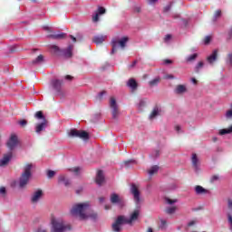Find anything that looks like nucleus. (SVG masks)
Segmentation results:
<instances>
[{
    "mask_svg": "<svg viewBox=\"0 0 232 232\" xmlns=\"http://www.w3.org/2000/svg\"><path fill=\"white\" fill-rule=\"evenodd\" d=\"M50 37H52V39H64V37H66L65 34H51Z\"/></svg>",
    "mask_w": 232,
    "mask_h": 232,
    "instance_id": "5701e85b",
    "label": "nucleus"
},
{
    "mask_svg": "<svg viewBox=\"0 0 232 232\" xmlns=\"http://www.w3.org/2000/svg\"><path fill=\"white\" fill-rule=\"evenodd\" d=\"M220 15H222V11L218 10L216 11L214 17L215 19H218V17H220Z\"/></svg>",
    "mask_w": 232,
    "mask_h": 232,
    "instance_id": "58836bf2",
    "label": "nucleus"
},
{
    "mask_svg": "<svg viewBox=\"0 0 232 232\" xmlns=\"http://www.w3.org/2000/svg\"><path fill=\"white\" fill-rule=\"evenodd\" d=\"M177 211V207L173 206V207H169L166 209V212L169 215H173V213H175Z\"/></svg>",
    "mask_w": 232,
    "mask_h": 232,
    "instance_id": "cd10ccee",
    "label": "nucleus"
},
{
    "mask_svg": "<svg viewBox=\"0 0 232 232\" xmlns=\"http://www.w3.org/2000/svg\"><path fill=\"white\" fill-rule=\"evenodd\" d=\"M184 92H186V86L178 85L176 88V93H184Z\"/></svg>",
    "mask_w": 232,
    "mask_h": 232,
    "instance_id": "a878e982",
    "label": "nucleus"
},
{
    "mask_svg": "<svg viewBox=\"0 0 232 232\" xmlns=\"http://www.w3.org/2000/svg\"><path fill=\"white\" fill-rule=\"evenodd\" d=\"M102 14H106V9L104 7H98L97 12L92 15L93 23H97L99 21V15H102Z\"/></svg>",
    "mask_w": 232,
    "mask_h": 232,
    "instance_id": "9b49d317",
    "label": "nucleus"
},
{
    "mask_svg": "<svg viewBox=\"0 0 232 232\" xmlns=\"http://www.w3.org/2000/svg\"><path fill=\"white\" fill-rule=\"evenodd\" d=\"M227 133H232V125L228 129H222L219 130V135H226Z\"/></svg>",
    "mask_w": 232,
    "mask_h": 232,
    "instance_id": "b1692460",
    "label": "nucleus"
},
{
    "mask_svg": "<svg viewBox=\"0 0 232 232\" xmlns=\"http://www.w3.org/2000/svg\"><path fill=\"white\" fill-rule=\"evenodd\" d=\"M149 3L152 5V3H157V0H150Z\"/></svg>",
    "mask_w": 232,
    "mask_h": 232,
    "instance_id": "5fc2aeb1",
    "label": "nucleus"
},
{
    "mask_svg": "<svg viewBox=\"0 0 232 232\" xmlns=\"http://www.w3.org/2000/svg\"><path fill=\"white\" fill-rule=\"evenodd\" d=\"M218 55V50H215L212 54H210L208 57V62L210 63V64H213V63H215L217 61V57Z\"/></svg>",
    "mask_w": 232,
    "mask_h": 232,
    "instance_id": "f3484780",
    "label": "nucleus"
},
{
    "mask_svg": "<svg viewBox=\"0 0 232 232\" xmlns=\"http://www.w3.org/2000/svg\"><path fill=\"white\" fill-rule=\"evenodd\" d=\"M61 84H62V82L59 80L53 81V88H55V90L61 88Z\"/></svg>",
    "mask_w": 232,
    "mask_h": 232,
    "instance_id": "c85d7f7f",
    "label": "nucleus"
},
{
    "mask_svg": "<svg viewBox=\"0 0 232 232\" xmlns=\"http://www.w3.org/2000/svg\"><path fill=\"white\" fill-rule=\"evenodd\" d=\"M51 225L52 230L51 232H64L67 229H70V226H65L63 218L55 216L51 217Z\"/></svg>",
    "mask_w": 232,
    "mask_h": 232,
    "instance_id": "7ed1b4c3",
    "label": "nucleus"
},
{
    "mask_svg": "<svg viewBox=\"0 0 232 232\" xmlns=\"http://www.w3.org/2000/svg\"><path fill=\"white\" fill-rule=\"evenodd\" d=\"M100 202H104V198H100Z\"/></svg>",
    "mask_w": 232,
    "mask_h": 232,
    "instance_id": "bf43d9fd",
    "label": "nucleus"
},
{
    "mask_svg": "<svg viewBox=\"0 0 232 232\" xmlns=\"http://www.w3.org/2000/svg\"><path fill=\"white\" fill-rule=\"evenodd\" d=\"M175 130H176V131H180V126L177 125V126L175 127Z\"/></svg>",
    "mask_w": 232,
    "mask_h": 232,
    "instance_id": "864d4df0",
    "label": "nucleus"
},
{
    "mask_svg": "<svg viewBox=\"0 0 232 232\" xmlns=\"http://www.w3.org/2000/svg\"><path fill=\"white\" fill-rule=\"evenodd\" d=\"M148 232H153V229L149 228V229H148Z\"/></svg>",
    "mask_w": 232,
    "mask_h": 232,
    "instance_id": "052dcab7",
    "label": "nucleus"
},
{
    "mask_svg": "<svg viewBox=\"0 0 232 232\" xmlns=\"http://www.w3.org/2000/svg\"><path fill=\"white\" fill-rule=\"evenodd\" d=\"M35 166L32 163H28L24 167V172L19 179L20 188H24L28 182H30V177H32V169H34Z\"/></svg>",
    "mask_w": 232,
    "mask_h": 232,
    "instance_id": "20e7f679",
    "label": "nucleus"
},
{
    "mask_svg": "<svg viewBox=\"0 0 232 232\" xmlns=\"http://www.w3.org/2000/svg\"><path fill=\"white\" fill-rule=\"evenodd\" d=\"M140 217V208L133 210L130 218H126L124 216H119L115 223L112 225L113 231L120 232L121 227H122L124 224H129L130 226H131V224H134V222H137V220H139Z\"/></svg>",
    "mask_w": 232,
    "mask_h": 232,
    "instance_id": "f03ea898",
    "label": "nucleus"
},
{
    "mask_svg": "<svg viewBox=\"0 0 232 232\" xmlns=\"http://www.w3.org/2000/svg\"><path fill=\"white\" fill-rule=\"evenodd\" d=\"M127 86L131 90H137V82L134 79H130L127 82Z\"/></svg>",
    "mask_w": 232,
    "mask_h": 232,
    "instance_id": "6ab92c4d",
    "label": "nucleus"
},
{
    "mask_svg": "<svg viewBox=\"0 0 232 232\" xmlns=\"http://www.w3.org/2000/svg\"><path fill=\"white\" fill-rule=\"evenodd\" d=\"M228 209H232V199L227 200Z\"/></svg>",
    "mask_w": 232,
    "mask_h": 232,
    "instance_id": "37998d69",
    "label": "nucleus"
},
{
    "mask_svg": "<svg viewBox=\"0 0 232 232\" xmlns=\"http://www.w3.org/2000/svg\"><path fill=\"white\" fill-rule=\"evenodd\" d=\"M129 39L128 37H123L121 40H112V50L111 53H115L116 50H119V48H125L126 43H128Z\"/></svg>",
    "mask_w": 232,
    "mask_h": 232,
    "instance_id": "423d86ee",
    "label": "nucleus"
},
{
    "mask_svg": "<svg viewBox=\"0 0 232 232\" xmlns=\"http://www.w3.org/2000/svg\"><path fill=\"white\" fill-rule=\"evenodd\" d=\"M17 135L15 134H11L9 140L7 141V148H9V150H14V148H15V146H17Z\"/></svg>",
    "mask_w": 232,
    "mask_h": 232,
    "instance_id": "9d476101",
    "label": "nucleus"
},
{
    "mask_svg": "<svg viewBox=\"0 0 232 232\" xmlns=\"http://www.w3.org/2000/svg\"><path fill=\"white\" fill-rule=\"evenodd\" d=\"M52 48L54 52H59V47H57L56 45H53Z\"/></svg>",
    "mask_w": 232,
    "mask_h": 232,
    "instance_id": "49530a36",
    "label": "nucleus"
},
{
    "mask_svg": "<svg viewBox=\"0 0 232 232\" xmlns=\"http://www.w3.org/2000/svg\"><path fill=\"white\" fill-rule=\"evenodd\" d=\"M68 135L72 138L77 137L78 139H82V140H88L90 139L88 132L84 130H77L75 129L71 130L68 132Z\"/></svg>",
    "mask_w": 232,
    "mask_h": 232,
    "instance_id": "39448f33",
    "label": "nucleus"
},
{
    "mask_svg": "<svg viewBox=\"0 0 232 232\" xmlns=\"http://www.w3.org/2000/svg\"><path fill=\"white\" fill-rule=\"evenodd\" d=\"M0 193H1V195H5V193H6V188L5 187H1Z\"/></svg>",
    "mask_w": 232,
    "mask_h": 232,
    "instance_id": "79ce46f5",
    "label": "nucleus"
},
{
    "mask_svg": "<svg viewBox=\"0 0 232 232\" xmlns=\"http://www.w3.org/2000/svg\"><path fill=\"white\" fill-rule=\"evenodd\" d=\"M34 117L36 119H42V121H44V119H46V118H44V116L43 115V111H37L35 113Z\"/></svg>",
    "mask_w": 232,
    "mask_h": 232,
    "instance_id": "7c9ffc66",
    "label": "nucleus"
},
{
    "mask_svg": "<svg viewBox=\"0 0 232 232\" xmlns=\"http://www.w3.org/2000/svg\"><path fill=\"white\" fill-rule=\"evenodd\" d=\"M203 66H204V63L199 62L196 66V72H198V70H200V68H202Z\"/></svg>",
    "mask_w": 232,
    "mask_h": 232,
    "instance_id": "4c0bfd02",
    "label": "nucleus"
},
{
    "mask_svg": "<svg viewBox=\"0 0 232 232\" xmlns=\"http://www.w3.org/2000/svg\"><path fill=\"white\" fill-rule=\"evenodd\" d=\"M169 39H171V34H167L165 36V42L168 43V41H169Z\"/></svg>",
    "mask_w": 232,
    "mask_h": 232,
    "instance_id": "c03bdc74",
    "label": "nucleus"
},
{
    "mask_svg": "<svg viewBox=\"0 0 232 232\" xmlns=\"http://www.w3.org/2000/svg\"><path fill=\"white\" fill-rule=\"evenodd\" d=\"M111 206H105V209H110Z\"/></svg>",
    "mask_w": 232,
    "mask_h": 232,
    "instance_id": "13d9d810",
    "label": "nucleus"
},
{
    "mask_svg": "<svg viewBox=\"0 0 232 232\" xmlns=\"http://www.w3.org/2000/svg\"><path fill=\"white\" fill-rule=\"evenodd\" d=\"M58 181L63 182L64 186H70V180L66 179V177H64V175L59 176Z\"/></svg>",
    "mask_w": 232,
    "mask_h": 232,
    "instance_id": "412c9836",
    "label": "nucleus"
},
{
    "mask_svg": "<svg viewBox=\"0 0 232 232\" xmlns=\"http://www.w3.org/2000/svg\"><path fill=\"white\" fill-rule=\"evenodd\" d=\"M166 225H167L166 220L161 219L160 224V229H166Z\"/></svg>",
    "mask_w": 232,
    "mask_h": 232,
    "instance_id": "72a5a7b5",
    "label": "nucleus"
},
{
    "mask_svg": "<svg viewBox=\"0 0 232 232\" xmlns=\"http://www.w3.org/2000/svg\"><path fill=\"white\" fill-rule=\"evenodd\" d=\"M36 232H48V231L44 228H39Z\"/></svg>",
    "mask_w": 232,
    "mask_h": 232,
    "instance_id": "8fccbe9b",
    "label": "nucleus"
},
{
    "mask_svg": "<svg viewBox=\"0 0 232 232\" xmlns=\"http://www.w3.org/2000/svg\"><path fill=\"white\" fill-rule=\"evenodd\" d=\"M11 159H12V152H9L8 154L5 155L4 158L0 160V166H6V164L10 162Z\"/></svg>",
    "mask_w": 232,
    "mask_h": 232,
    "instance_id": "dca6fc26",
    "label": "nucleus"
},
{
    "mask_svg": "<svg viewBox=\"0 0 232 232\" xmlns=\"http://www.w3.org/2000/svg\"><path fill=\"white\" fill-rule=\"evenodd\" d=\"M195 59H197V53L191 54L190 56H188L187 58V61H195Z\"/></svg>",
    "mask_w": 232,
    "mask_h": 232,
    "instance_id": "e433bc0d",
    "label": "nucleus"
},
{
    "mask_svg": "<svg viewBox=\"0 0 232 232\" xmlns=\"http://www.w3.org/2000/svg\"><path fill=\"white\" fill-rule=\"evenodd\" d=\"M217 179L218 178H217L216 176L213 177V180H217Z\"/></svg>",
    "mask_w": 232,
    "mask_h": 232,
    "instance_id": "680f3d73",
    "label": "nucleus"
},
{
    "mask_svg": "<svg viewBox=\"0 0 232 232\" xmlns=\"http://www.w3.org/2000/svg\"><path fill=\"white\" fill-rule=\"evenodd\" d=\"M70 215L80 220H88V218H95L97 217L95 212L90 210V203L88 202L72 205Z\"/></svg>",
    "mask_w": 232,
    "mask_h": 232,
    "instance_id": "f257e3e1",
    "label": "nucleus"
},
{
    "mask_svg": "<svg viewBox=\"0 0 232 232\" xmlns=\"http://www.w3.org/2000/svg\"><path fill=\"white\" fill-rule=\"evenodd\" d=\"M106 35H96L93 37L92 42L95 43V44H102V43L106 41Z\"/></svg>",
    "mask_w": 232,
    "mask_h": 232,
    "instance_id": "2eb2a0df",
    "label": "nucleus"
},
{
    "mask_svg": "<svg viewBox=\"0 0 232 232\" xmlns=\"http://www.w3.org/2000/svg\"><path fill=\"white\" fill-rule=\"evenodd\" d=\"M159 115H160V109L159 107H155L150 115V119L153 120V119H155V117H157Z\"/></svg>",
    "mask_w": 232,
    "mask_h": 232,
    "instance_id": "a211bd4d",
    "label": "nucleus"
},
{
    "mask_svg": "<svg viewBox=\"0 0 232 232\" xmlns=\"http://www.w3.org/2000/svg\"><path fill=\"white\" fill-rule=\"evenodd\" d=\"M164 64H171V60H164Z\"/></svg>",
    "mask_w": 232,
    "mask_h": 232,
    "instance_id": "de8ad7c7",
    "label": "nucleus"
},
{
    "mask_svg": "<svg viewBox=\"0 0 232 232\" xmlns=\"http://www.w3.org/2000/svg\"><path fill=\"white\" fill-rule=\"evenodd\" d=\"M191 82H193V84H197V79L191 78Z\"/></svg>",
    "mask_w": 232,
    "mask_h": 232,
    "instance_id": "3c124183",
    "label": "nucleus"
},
{
    "mask_svg": "<svg viewBox=\"0 0 232 232\" xmlns=\"http://www.w3.org/2000/svg\"><path fill=\"white\" fill-rule=\"evenodd\" d=\"M72 40L73 41V43H75L77 41V38L71 36Z\"/></svg>",
    "mask_w": 232,
    "mask_h": 232,
    "instance_id": "6e6d98bb",
    "label": "nucleus"
},
{
    "mask_svg": "<svg viewBox=\"0 0 232 232\" xmlns=\"http://www.w3.org/2000/svg\"><path fill=\"white\" fill-rule=\"evenodd\" d=\"M192 164L194 168H198V158H197V154L192 155Z\"/></svg>",
    "mask_w": 232,
    "mask_h": 232,
    "instance_id": "bb28decb",
    "label": "nucleus"
},
{
    "mask_svg": "<svg viewBox=\"0 0 232 232\" xmlns=\"http://www.w3.org/2000/svg\"><path fill=\"white\" fill-rule=\"evenodd\" d=\"M166 79H174L173 75L169 74L166 76Z\"/></svg>",
    "mask_w": 232,
    "mask_h": 232,
    "instance_id": "603ef678",
    "label": "nucleus"
},
{
    "mask_svg": "<svg viewBox=\"0 0 232 232\" xmlns=\"http://www.w3.org/2000/svg\"><path fill=\"white\" fill-rule=\"evenodd\" d=\"M66 81H72V77L71 75L65 76Z\"/></svg>",
    "mask_w": 232,
    "mask_h": 232,
    "instance_id": "09e8293b",
    "label": "nucleus"
},
{
    "mask_svg": "<svg viewBox=\"0 0 232 232\" xmlns=\"http://www.w3.org/2000/svg\"><path fill=\"white\" fill-rule=\"evenodd\" d=\"M48 126V121H46V119H44V121L37 124L35 127V131L36 133H41V131H43L44 130V128H46Z\"/></svg>",
    "mask_w": 232,
    "mask_h": 232,
    "instance_id": "f8f14e48",
    "label": "nucleus"
},
{
    "mask_svg": "<svg viewBox=\"0 0 232 232\" xmlns=\"http://www.w3.org/2000/svg\"><path fill=\"white\" fill-rule=\"evenodd\" d=\"M159 171V167L158 166H153L150 170H149V175H155Z\"/></svg>",
    "mask_w": 232,
    "mask_h": 232,
    "instance_id": "c756f323",
    "label": "nucleus"
},
{
    "mask_svg": "<svg viewBox=\"0 0 232 232\" xmlns=\"http://www.w3.org/2000/svg\"><path fill=\"white\" fill-rule=\"evenodd\" d=\"M96 184L99 186H102V184H104V173L102 170H98L96 174Z\"/></svg>",
    "mask_w": 232,
    "mask_h": 232,
    "instance_id": "ddd939ff",
    "label": "nucleus"
},
{
    "mask_svg": "<svg viewBox=\"0 0 232 232\" xmlns=\"http://www.w3.org/2000/svg\"><path fill=\"white\" fill-rule=\"evenodd\" d=\"M130 162H134V161L133 160L125 161V166H128V164H130Z\"/></svg>",
    "mask_w": 232,
    "mask_h": 232,
    "instance_id": "4d7b16f0",
    "label": "nucleus"
},
{
    "mask_svg": "<svg viewBox=\"0 0 232 232\" xmlns=\"http://www.w3.org/2000/svg\"><path fill=\"white\" fill-rule=\"evenodd\" d=\"M203 43L204 44H209L211 43V36H206Z\"/></svg>",
    "mask_w": 232,
    "mask_h": 232,
    "instance_id": "f704fd0d",
    "label": "nucleus"
},
{
    "mask_svg": "<svg viewBox=\"0 0 232 232\" xmlns=\"http://www.w3.org/2000/svg\"><path fill=\"white\" fill-rule=\"evenodd\" d=\"M195 191L198 195H202L204 193H208V190H206V188H202L201 186H197L195 188Z\"/></svg>",
    "mask_w": 232,
    "mask_h": 232,
    "instance_id": "4be33fe9",
    "label": "nucleus"
},
{
    "mask_svg": "<svg viewBox=\"0 0 232 232\" xmlns=\"http://www.w3.org/2000/svg\"><path fill=\"white\" fill-rule=\"evenodd\" d=\"M35 63H43V55H39L35 61H34Z\"/></svg>",
    "mask_w": 232,
    "mask_h": 232,
    "instance_id": "ea45409f",
    "label": "nucleus"
},
{
    "mask_svg": "<svg viewBox=\"0 0 232 232\" xmlns=\"http://www.w3.org/2000/svg\"><path fill=\"white\" fill-rule=\"evenodd\" d=\"M57 172L53 171V170H47V177L48 179H53V177H55V174Z\"/></svg>",
    "mask_w": 232,
    "mask_h": 232,
    "instance_id": "473e14b6",
    "label": "nucleus"
},
{
    "mask_svg": "<svg viewBox=\"0 0 232 232\" xmlns=\"http://www.w3.org/2000/svg\"><path fill=\"white\" fill-rule=\"evenodd\" d=\"M110 108L112 110L111 113L113 119H117V117L121 115V112L119 111V105H117V101L113 97L110 99Z\"/></svg>",
    "mask_w": 232,
    "mask_h": 232,
    "instance_id": "0eeeda50",
    "label": "nucleus"
},
{
    "mask_svg": "<svg viewBox=\"0 0 232 232\" xmlns=\"http://www.w3.org/2000/svg\"><path fill=\"white\" fill-rule=\"evenodd\" d=\"M165 202L166 204H169V206H173V204H177V202H179V199L166 197Z\"/></svg>",
    "mask_w": 232,
    "mask_h": 232,
    "instance_id": "aec40b11",
    "label": "nucleus"
},
{
    "mask_svg": "<svg viewBox=\"0 0 232 232\" xmlns=\"http://www.w3.org/2000/svg\"><path fill=\"white\" fill-rule=\"evenodd\" d=\"M42 197H43V190L41 189L36 190L32 196V202H34V203L39 202Z\"/></svg>",
    "mask_w": 232,
    "mask_h": 232,
    "instance_id": "4468645a",
    "label": "nucleus"
},
{
    "mask_svg": "<svg viewBox=\"0 0 232 232\" xmlns=\"http://www.w3.org/2000/svg\"><path fill=\"white\" fill-rule=\"evenodd\" d=\"M73 50L72 45H70L65 51H64V55L65 57H72V52Z\"/></svg>",
    "mask_w": 232,
    "mask_h": 232,
    "instance_id": "393cba45",
    "label": "nucleus"
},
{
    "mask_svg": "<svg viewBox=\"0 0 232 232\" xmlns=\"http://www.w3.org/2000/svg\"><path fill=\"white\" fill-rule=\"evenodd\" d=\"M130 192L134 197L136 204H139V202H140V192L139 191V186L132 184L130 187Z\"/></svg>",
    "mask_w": 232,
    "mask_h": 232,
    "instance_id": "6e6552de",
    "label": "nucleus"
},
{
    "mask_svg": "<svg viewBox=\"0 0 232 232\" xmlns=\"http://www.w3.org/2000/svg\"><path fill=\"white\" fill-rule=\"evenodd\" d=\"M18 123L20 124V126H26V124H28L26 120H22V121H18Z\"/></svg>",
    "mask_w": 232,
    "mask_h": 232,
    "instance_id": "a19ab883",
    "label": "nucleus"
},
{
    "mask_svg": "<svg viewBox=\"0 0 232 232\" xmlns=\"http://www.w3.org/2000/svg\"><path fill=\"white\" fill-rule=\"evenodd\" d=\"M134 64H137V62H133V64L131 66H133Z\"/></svg>",
    "mask_w": 232,
    "mask_h": 232,
    "instance_id": "e2e57ef3",
    "label": "nucleus"
},
{
    "mask_svg": "<svg viewBox=\"0 0 232 232\" xmlns=\"http://www.w3.org/2000/svg\"><path fill=\"white\" fill-rule=\"evenodd\" d=\"M158 82H159V79H155L152 82H150V85L153 86V84H157Z\"/></svg>",
    "mask_w": 232,
    "mask_h": 232,
    "instance_id": "a18cd8bd",
    "label": "nucleus"
},
{
    "mask_svg": "<svg viewBox=\"0 0 232 232\" xmlns=\"http://www.w3.org/2000/svg\"><path fill=\"white\" fill-rule=\"evenodd\" d=\"M71 171H72V173H74V175H79L80 172L82 171V169L79 167H75L71 169Z\"/></svg>",
    "mask_w": 232,
    "mask_h": 232,
    "instance_id": "2f4dec72",
    "label": "nucleus"
},
{
    "mask_svg": "<svg viewBox=\"0 0 232 232\" xmlns=\"http://www.w3.org/2000/svg\"><path fill=\"white\" fill-rule=\"evenodd\" d=\"M227 64H229V66H232V53H229L227 55Z\"/></svg>",
    "mask_w": 232,
    "mask_h": 232,
    "instance_id": "c9c22d12",
    "label": "nucleus"
},
{
    "mask_svg": "<svg viewBox=\"0 0 232 232\" xmlns=\"http://www.w3.org/2000/svg\"><path fill=\"white\" fill-rule=\"evenodd\" d=\"M111 204H118L120 208H122V206H124V199L116 193L111 195Z\"/></svg>",
    "mask_w": 232,
    "mask_h": 232,
    "instance_id": "1a4fd4ad",
    "label": "nucleus"
}]
</instances>
